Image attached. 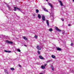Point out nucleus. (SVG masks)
<instances>
[{
    "label": "nucleus",
    "mask_w": 74,
    "mask_h": 74,
    "mask_svg": "<svg viewBox=\"0 0 74 74\" xmlns=\"http://www.w3.org/2000/svg\"><path fill=\"white\" fill-rule=\"evenodd\" d=\"M10 69L11 70H14V68H10Z\"/></svg>",
    "instance_id": "23"
},
{
    "label": "nucleus",
    "mask_w": 74,
    "mask_h": 74,
    "mask_svg": "<svg viewBox=\"0 0 74 74\" xmlns=\"http://www.w3.org/2000/svg\"><path fill=\"white\" fill-rule=\"evenodd\" d=\"M37 48L38 50H41V47L39 46H37Z\"/></svg>",
    "instance_id": "4"
},
{
    "label": "nucleus",
    "mask_w": 74,
    "mask_h": 74,
    "mask_svg": "<svg viewBox=\"0 0 74 74\" xmlns=\"http://www.w3.org/2000/svg\"><path fill=\"white\" fill-rule=\"evenodd\" d=\"M46 23H47V26H49V21L48 20H46Z\"/></svg>",
    "instance_id": "6"
},
{
    "label": "nucleus",
    "mask_w": 74,
    "mask_h": 74,
    "mask_svg": "<svg viewBox=\"0 0 74 74\" xmlns=\"http://www.w3.org/2000/svg\"><path fill=\"white\" fill-rule=\"evenodd\" d=\"M49 31H50V32H52V29L50 28L49 29Z\"/></svg>",
    "instance_id": "25"
},
{
    "label": "nucleus",
    "mask_w": 74,
    "mask_h": 74,
    "mask_svg": "<svg viewBox=\"0 0 74 74\" xmlns=\"http://www.w3.org/2000/svg\"><path fill=\"white\" fill-rule=\"evenodd\" d=\"M24 46H25V47H27V46H26V45H24Z\"/></svg>",
    "instance_id": "33"
},
{
    "label": "nucleus",
    "mask_w": 74,
    "mask_h": 74,
    "mask_svg": "<svg viewBox=\"0 0 74 74\" xmlns=\"http://www.w3.org/2000/svg\"><path fill=\"white\" fill-rule=\"evenodd\" d=\"M51 69L52 70H53V71L54 70V68L52 66H51Z\"/></svg>",
    "instance_id": "20"
},
{
    "label": "nucleus",
    "mask_w": 74,
    "mask_h": 74,
    "mask_svg": "<svg viewBox=\"0 0 74 74\" xmlns=\"http://www.w3.org/2000/svg\"><path fill=\"white\" fill-rule=\"evenodd\" d=\"M16 9L18 10H19V11H22V10H21V9L18 8L14 7V11H16Z\"/></svg>",
    "instance_id": "1"
},
{
    "label": "nucleus",
    "mask_w": 74,
    "mask_h": 74,
    "mask_svg": "<svg viewBox=\"0 0 74 74\" xmlns=\"http://www.w3.org/2000/svg\"><path fill=\"white\" fill-rule=\"evenodd\" d=\"M68 26H71L70 24H68Z\"/></svg>",
    "instance_id": "30"
},
{
    "label": "nucleus",
    "mask_w": 74,
    "mask_h": 74,
    "mask_svg": "<svg viewBox=\"0 0 74 74\" xmlns=\"http://www.w3.org/2000/svg\"><path fill=\"white\" fill-rule=\"evenodd\" d=\"M47 66V64H45V66Z\"/></svg>",
    "instance_id": "31"
},
{
    "label": "nucleus",
    "mask_w": 74,
    "mask_h": 74,
    "mask_svg": "<svg viewBox=\"0 0 74 74\" xmlns=\"http://www.w3.org/2000/svg\"><path fill=\"white\" fill-rule=\"evenodd\" d=\"M46 0V1H48V0Z\"/></svg>",
    "instance_id": "34"
},
{
    "label": "nucleus",
    "mask_w": 74,
    "mask_h": 74,
    "mask_svg": "<svg viewBox=\"0 0 74 74\" xmlns=\"http://www.w3.org/2000/svg\"><path fill=\"white\" fill-rule=\"evenodd\" d=\"M4 51L5 52H6L7 53H10L11 52V51H8L6 50H5Z\"/></svg>",
    "instance_id": "5"
},
{
    "label": "nucleus",
    "mask_w": 74,
    "mask_h": 74,
    "mask_svg": "<svg viewBox=\"0 0 74 74\" xmlns=\"http://www.w3.org/2000/svg\"><path fill=\"white\" fill-rule=\"evenodd\" d=\"M62 34H64V33L63 32V33H62Z\"/></svg>",
    "instance_id": "36"
},
{
    "label": "nucleus",
    "mask_w": 74,
    "mask_h": 74,
    "mask_svg": "<svg viewBox=\"0 0 74 74\" xmlns=\"http://www.w3.org/2000/svg\"><path fill=\"white\" fill-rule=\"evenodd\" d=\"M42 19L43 22L45 21V16H42Z\"/></svg>",
    "instance_id": "3"
},
{
    "label": "nucleus",
    "mask_w": 74,
    "mask_h": 74,
    "mask_svg": "<svg viewBox=\"0 0 74 74\" xmlns=\"http://www.w3.org/2000/svg\"><path fill=\"white\" fill-rule=\"evenodd\" d=\"M39 58L40 59H44V58H43L41 56H39Z\"/></svg>",
    "instance_id": "8"
},
{
    "label": "nucleus",
    "mask_w": 74,
    "mask_h": 74,
    "mask_svg": "<svg viewBox=\"0 0 74 74\" xmlns=\"http://www.w3.org/2000/svg\"><path fill=\"white\" fill-rule=\"evenodd\" d=\"M19 67H21V65H19Z\"/></svg>",
    "instance_id": "32"
},
{
    "label": "nucleus",
    "mask_w": 74,
    "mask_h": 74,
    "mask_svg": "<svg viewBox=\"0 0 74 74\" xmlns=\"http://www.w3.org/2000/svg\"><path fill=\"white\" fill-rule=\"evenodd\" d=\"M70 71L72 72V73H74V70H71Z\"/></svg>",
    "instance_id": "26"
},
{
    "label": "nucleus",
    "mask_w": 74,
    "mask_h": 74,
    "mask_svg": "<svg viewBox=\"0 0 74 74\" xmlns=\"http://www.w3.org/2000/svg\"><path fill=\"white\" fill-rule=\"evenodd\" d=\"M17 51H18V52H21V50H20V49H17Z\"/></svg>",
    "instance_id": "21"
},
{
    "label": "nucleus",
    "mask_w": 74,
    "mask_h": 74,
    "mask_svg": "<svg viewBox=\"0 0 74 74\" xmlns=\"http://www.w3.org/2000/svg\"><path fill=\"white\" fill-rule=\"evenodd\" d=\"M38 17L39 18H41V15H40V14H38Z\"/></svg>",
    "instance_id": "17"
},
{
    "label": "nucleus",
    "mask_w": 74,
    "mask_h": 74,
    "mask_svg": "<svg viewBox=\"0 0 74 74\" xmlns=\"http://www.w3.org/2000/svg\"><path fill=\"white\" fill-rule=\"evenodd\" d=\"M58 1L59 2V3H60L61 5L63 6V3H62V1Z\"/></svg>",
    "instance_id": "10"
},
{
    "label": "nucleus",
    "mask_w": 74,
    "mask_h": 74,
    "mask_svg": "<svg viewBox=\"0 0 74 74\" xmlns=\"http://www.w3.org/2000/svg\"><path fill=\"white\" fill-rule=\"evenodd\" d=\"M56 48L58 50V51H61L62 49H60V48H59V47H56Z\"/></svg>",
    "instance_id": "11"
},
{
    "label": "nucleus",
    "mask_w": 74,
    "mask_h": 74,
    "mask_svg": "<svg viewBox=\"0 0 74 74\" xmlns=\"http://www.w3.org/2000/svg\"><path fill=\"white\" fill-rule=\"evenodd\" d=\"M73 1H74V0H73Z\"/></svg>",
    "instance_id": "35"
},
{
    "label": "nucleus",
    "mask_w": 74,
    "mask_h": 74,
    "mask_svg": "<svg viewBox=\"0 0 74 74\" xmlns=\"http://www.w3.org/2000/svg\"><path fill=\"white\" fill-rule=\"evenodd\" d=\"M51 19L52 21H54V18L53 16L51 17Z\"/></svg>",
    "instance_id": "15"
},
{
    "label": "nucleus",
    "mask_w": 74,
    "mask_h": 74,
    "mask_svg": "<svg viewBox=\"0 0 74 74\" xmlns=\"http://www.w3.org/2000/svg\"><path fill=\"white\" fill-rule=\"evenodd\" d=\"M8 8L9 11H11V10H12V8H11V7H10L8 6Z\"/></svg>",
    "instance_id": "9"
},
{
    "label": "nucleus",
    "mask_w": 74,
    "mask_h": 74,
    "mask_svg": "<svg viewBox=\"0 0 74 74\" xmlns=\"http://www.w3.org/2000/svg\"><path fill=\"white\" fill-rule=\"evenodd\" d=\"M23 38L24 40H27V38L26 37L23 36Z\"/></svg>",
    "instance_id": "14"
},
{
    "label": "nucleus",
    "mask_w": 74,
    "mask_h": 74,
    "mask_svg": "<svg viewBox=\"0 0 74 74\" xmlns=\"http://www.w3.org/2000/svg\"><path fill=\"white\" fill-rule=\"evenodd\" d=\"M43 10L45 11H46V12H48V11L47 10V9H46L45 8H43Z\"/></svg>",
    "instance_id": "12"
},
{
    "label": "nucleus",
    "mask_w": 74,
    "mask_h": 74,
    "mask_svg": "<svg viewBox=\"0 0 74 74\" xmlns=\"http://www.w3.org/2000/svg\"><path fill=\"white\" fill-rule=\"evenodd\" d=\"M62 19V21H64V19L62 18V19Z\"/></svg>",
    "instance_id": "28"
},
{
    "label": "nucleus",
    "mask_w": 74,
    "mask_h": 74,
    "mask_svg": "<svg viewBox=\"0 0 74 74\" xmlns=\"http://www.w3.org/2000/svg\"><path fill=\"white\" fill-rule=\"evenodd\" d=\"M56 29L57 31H58V32H61V30L58 29V27H56Z\"/></svg>",
    "instance_id": "7"
},
{
    "label": "nucleus",
    "mask_w": 74,
    "mask_h": 74,
    "mask_svg": "<svg viewBox=\"0 0 74 74\" xmlns=\"http://www.w3.org/2000/svg\"><path fill=\"white\" fill-rule=\"evenodd\" d=\"M39 12V10H38V9H36V13H38Z\"/></svg>",
    "instance_id": "19"
},
{
    "label": "nucleus",
    "mask_w": 74,
    "mask_h": 74,
    "mask_svg": "<svg viewBox=\"0 0 74 74\" xmlns=\"http://www.w3.org/2000/svg\"><path fill=\"white\" fill-rule=\"evenodd\" d=\"M48 4L51 7V8H53V6H52V5H51V3H48Z\"/></svg>",
    "instance_id": "13"
},
{
    "label": "nucleus",
    "mask_w": 74,
    "mask_h": 74,
    "mask_svg": "<svg viewBox=\"0 0 74 74\" xmlns=\"http://www.w3.org/2000/svg\"><path fill=\"white\" fill-rule=\"evenodd\" d=\"M50 62V60H48V61H47V62L48 63V62Z\"/></svg>",
    "instance_id": "29"
},
{
    "label": "nucleus",
    "mask_w": 74,
    "mask_h": 74,
    "mask_svg": "<svg viewBox=\"0 0 74 74\" xmlns=\"http://www.w3.org/2000/svg\"><path fill=\"white\" fill-rule=\"evenodd\" d=\"M6 42L7 43H8V44H12L13 43V42L8 40H6Z\"/></svg>",
    "instance_id": "2"
},
{
    "label": "nucleus",
    "mask_w": 74,
    "mask_h": 74,
    "mask_svg": "<svg viewBox=\"0 0 74 74\" xmlns=\"http://www.w3.org/2000/svg\"><path fill=\"white\" fill-rule=\"evenodd\" d=\"M38 54H40L41 52H40V51L39 50H38Z\"/></svg>",
    "instance_id": "22"
},
{
    "label": "nucleus",
    "mask_w": 74,
    "mask_h": 74,
    "mask_svg": "<svg viewBox=\"0 0 74 74\" xmlns=\"http://www.w3.org/2000/svg\"><path fill=\"white\" fill-rule=\"evenodd\" d=\"M51 57L52 58H53V59H55V56L53 55H52L51 56Z\"/></svg>",
    "instance_id": "16"
},
{
    "label": "nucleus",
    "mask_w": 74,
    "mask_h": 74,
    "mask_svg": "<svg viewBox=\"0 0 74 74\" xmlns=\"http://www.w3.org/2000/svg\"><path fill=\"white\" fill-rule=\"evenodd\" d=\"M34 37H35V38H37V37H38V36H37V35H35L34 36Z\"/></svg>",
    "instance_id": "24"
},
{
    "label": "nucleus",
    "mask_w": 74,
    "mask_h": 74,
    "mask_svg": "<svg viewBox=\"0 0 74 74\" xmlns=\"http://www.w3.org/2000/svg\"><path fill=\"white\" fill-rule=\"evenodd\" d=\"M71 46H73V43H72L71 44Z\"/></svg>",
    "instance_id": "27"
},
{
    "label": "nucleus",
    "mask_w": 74,
    "mask_h": 74,
    "mask_svg": "<svg viewBox=\"0 0 74 74\" xmlns=\"http://www.w3.org/2000/svg\"><path fill=\"white\" fill-rule=\"evenodd\" d=\"M41 68L42 69H45V68L44 66L42 65L41 66Z\"/></svg>",
    "instance_id": "18"
}]
</instances>
